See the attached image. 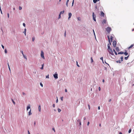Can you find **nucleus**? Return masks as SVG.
I'll return each instance as SVG.
<instances>
[{"mask_svg": "<svg viewBox=\"0 0 134 134\" xmlns=\"http://www.w3.org/2000/svg\"><path fill=\"white\" fill-rule=\"evenodd\" d=\"M7 15H8V18L9 17V14L8 13L7 14Z\"/></svg>", "mask_w": 134, "mask_h": 134, "instance_id": "obj_49", "label": "nucleus"}, {"mask_svg": "<svg viewBox=\"0 0 134 134\" xmlns=\"http://www.w3.org/2000/svg\"><path fill=\"white\" fill-rule=\"evenodd\" d=\"M41 56L42 58L44 59V53L43 51H41Z\"/></svg>", "mask_w": 134, "mask_h": 134, "instance_id": "obj_6", "label": "nucleus"}, {"mask_svg": "<svg viewBox=\"0 0 134 134\" xmlns=\"http://www.w3.org/2000/svg\"><path fill=\"white\" fill-rule=\"evenodd\" d=\"M119 134H122V133L121 132H120L119 133Z\"/></svg>", "mask_w": 134, "mask_h": 134, "instance_id": "obj_64", "label": "nucleus"}, {"mask_svg": "<svg viewBox=\"0 0 134 134\" xmlns=\"http://www.w3.org/2000/svg\"><path fill=\"white\" fill-rule=\"evenodd\" d=\"M125 52L124 53L125 55H128V53L126 51H125Z\"/></svg>", "mask_w": 134, "mask_h": 134, "instance_id": "obj_15", "label": "nucleus"}, {"mask_svg": "<svg viewBox=\"0 0 134 134\" xmlns=\"http://www.w3.org/2000/svg\"><path fill=\"white\" fill-rule=\"evenodd\" d=\"M90 124V122L89 121H88L87 122V125L88 126Z\"/></svg>", "mask_w": 134, "mask_h": 134, "instance_id": "obj_53", "label": "nucleus"}, {"mask_svg": "<svg viewBox=\"0 0 134 134\" xmlns=\"http://www.w3.org/2000/svg\"><path fill=\"white\" fill-rule=\"evenodd\" d=\"M91 63H92L93 62V59L92 57L91 58Z\"/></svg>", "mask_w": 134, "mask_h": 134, "instance_id": "obj_31", "label": "nucleus"}, {"mask_svg": "<svg viewBox=\"0 0 134 134\" xmlns=\"http://www.w3.org/2000/svg\"><path fill=\"white\" fill-rule=\"evenodd\" d=\"M58 111L59 112H60L61 111V110L60 109L58 108Z\"/></svg>", "mask_w": 134, "mask_h": 134, "instance_id": "obj_30", "label": "nucleus"}, {"mask_svg": "<svg viewBox=\"0 0 134 134\" xmlns=\"http://www.w3.org/2000/svg\"><path fill=\"white\" fill-rule=\"evenodd\" d=\"M124 53L123 52H119L118 53V54H124Z\"/></svg>", "mask_w": 134, "mask_h": 134, "instance_id": "obj_18", "label": "nucleus"}, {"mask_svg": "<svg viewBox=\"0 0 134 134\" xmlns=\"http://www.w3.org/2000/svg\"><path fill=\"white\" fill-rule=\"evenodd\" d=\"M49 75L48 74L46 76V78H49Z\"/></svg>", "mask_w": 134, "mask_h": 134, "instance_id": "obj_32", "label": "nucleus"}, {"mask_svg": "<svg viewBox=\"0 0 134 134\" xmlns=\"http://www.w3.org/2000/svg\"><path fill=\"white\" fill-rule=\"evenodd\" d=\"M100 59L102 60L103 62V57H101L100 58Z\"/></svg>", "mask_w": 134, "mask_h": 134, "instance_id": "obj_39", "label": "nucleus"}, {"mask_svg": "<svg viewBox=\"0 0 134 134\" xmlns=\"http://www.w3.org/2000/svg\"><path fill=\"white\" fill-rule=\"evenodd\" d=\"M131 131V129H130L129 131L128 132L129 133H130Z\"/></svg>", "mask_w": 134, "mask_h": 134, "instance_id": "obj_28", "label": "nucleus"}, {"mask_svg": "<svg viewBox=\"0 0 134 134\" xmlns=\"http://www.w3.org/2000/svg\"><path fill=\"white\" fill-rule=\"evenodd\" d=\"M77 19L78 20H79V21H80L81 19V18L80 17H78L77 18Z\"/></svg>", "mask_w": 134, "mask_h": 134, "instance_id": "obj_25", "label": "nucleus"}, {"mask_svg": "<svg viewBox=\"0 0 134 134\" xmlns=\"http://www.w3.org/2000/svg\"><path fill=\"white\" fill-rule=\"evenodd\" d=\"M56 102L57 103H58V98H57V100H56Z\"/></svg>", "mask_w": 134, "mask_h": 134, "instance_id": "obj_40", "label": "nucleus"}, {"mask_svg": "<svg viewBox=\"0 0 134 134\" xmlns=\"http://www.w3.org/2000/svg\"><path fill=\"white\" fill-rule=\"evenodd\" d=\"M22 94H23V95H25V93L23 92L22 93Z\"/></svg>", "mask_w": 134, "mask_h": 134, "instance_id": "obj_41", "label": "nucleus"}, {"mask_svg": "<svg viewBox=\"0 0 134 134\" xmlns=\"http://www.w3.org/2000/svg\"><path fill=\"white\" fill-rule=\"evenodd\" d=\"M98 109L99 110L100 109V107L99 106L98 107Z\"/></svg>", "mask_w": 134, "mask_h": 134, "instance_id": "obj_61", "label": "nucleus"}, {"mask_svg": "<svg viewBox=\"0 0 134 134\" xmlns=\"http://www.w3.org/2000/svg\"><path fill=\"white\" fill-rule=\"evenodd\" d=\"M121 58V61H122L123 60V57L122 56L121 57V58Z\"/></svg>", "mask_w": 134, "mask_h": 134, "instance_id": "obj_24", "label": "nucleus"}, {"mask_svg": "<svg viewBox=\"0 0 134 134\" xmlns=\"http://www.w3.org/2000/svg\"><path fill=\"white\" fill-rule=\"evenodd\" d=\"M64 10L61 11L60 12V14L61 15L62 14H63L64 13Z\"/></svg>", "mask_w": 134, "mask_h": 134, "instance_id": "obj_17", "label": "nucleus"}, {"mask_svg": "<svg viewBox=\"0 0 134 134\" xmlns=\"http://www.w3.org/2000/svg\"><path fill=\"white\" fill-rule=\"evenodd\" d=\"M110 44H108V50L109 53L112 55H114L113 53L112 49L110 47Z\"/></svg>", "mask_w": 134, "mask_h": 134, "instance_id": "obj_1", "label": "nucleus"}, {"mask_svg": "<svg viewBox=\"0 0 134 134\" xmlns=\"http://www.w3.org/2000/svg\"><path fill=\"white\" fill-rule=\"evenodd\" d=\"M102 23L103 24H105L106 23V20L105 19L103 20V21H102Z\"/></svg>", "mask_w": 134, "mask_h": 134, "instance_id": "obj_11", "label": "nucleus"}, {"mask_svg": "<svg viewBox=\"0 0 134 134\" xmlns=\"http://www.w3.org/2000/svg\"><path fill=\"white\" fill-rule=\"evenodd\" d=\"M100 13H101L100 15L101 16H102L103 17H104V13L102 11H101L100 12Z\"/></svg>", "mask_w": 134, "mask_h": 134, "instance_id": "obj_8", "label": "nucleus"}, {"mask_svg": "<svg viewBox=\"0 0 134 134\" xmlns=\"http://www.w3.org/2000/svg\"><path fill=\"white\" fill-rule=\"evenodd\" d=\"M76 63H77V66H78V67H79V65H78V63H77V61L76 62Z\"/></svg>", "mask_w": 134, "mask_h": 134, "instance_id": "obj_38", "label": "nucleus"}, {"mask_svg": "<svg viewBox=\"0 0 134 134\" xmlns=\"http://www.w3.org/2000/svg\"><path fill=\"white\" fill-rule=\"evenodd\" d=\"M116 41H114L113 42V46L114 47H116Z\"/></svg>", "mask_w": 134, "mask_h": 134, "instance_id": "obj_7", "label": "nucleus"}, {"mask_svg": "<svg viewBox=\"0 0 134 134\" xmlns=\"http://www.w3.org/2000/svg\"><path fill=\"white\" fill-rule=\"evenodd\" d=\"M129 55L127 57H125V59L126 60H127L128 59V57H129Z\"/></svg>", "mask_w": 134, "mask_h": 134, "instance_id": "obj_23", "label": "nucleus"}, {"mask_svg": "<svg viewBox=\"0 0 134 134\" xmlns=\"http://www.w3.org/2000/svg\"><path fill=\"white\" fill-rule=\"evenodd\" d=\"M43 67H42L40 69H43Z\"/></svg>", "mask_w": 134, "mask_h": 134, "instance_id": "obj_56", "label": "nucleus"}, {"mask_svg": "<svg viewBox=\"0 0 134 134\" xmlns=\"http://www.w3.org/2000/svg\"><path fill=\"white\" fill-rule=\"evenodd\" d=\"M52 130H53L54 131V132H55V130L54 129V128H52Z\"/></svg>", "mask_w": 134, "mask_h": 134, "instance_id": "obj_59", "label": "nucleus"}, {"mask_svg": "<svg viewBox=\"0 0 134 134\" xmlns=\"http://www.w3.org/2000/svg\"><path fill=\"white\" fill-rule=\"evenodd\" d=\"M102 81L103 82H104V79H103L102 80Z\"/></svg>", "mask_w": 134, "mask_h": 134, "instance_id": "obj_62", "label": "nucleus"}, {"mask_svg": "<svg viewBox=\"0 0 134 134\" xmlns=\"http://www.w3.org/2000/svg\"><path fill=\"white\" fill-rule=\"evenodd\" d=\"M35 37H33L32 38V41H34L35 40Z\"/></svg>", "mask_w": 134, "mask_h": 134, "instance_id": "obj_27", "label": "nucleus"}, {"mask_svg": "<svg viewBox=\"0 0 134 134\" xmlns=\"http://www.w3.org/2000/svg\"><path fill=\"white\" fill-rule=\"evenodd\" d=\"M88 107L89 109L90 110V105L89 104L88 105Z\"/></svg>", "mask_w": 134, "mask_h": 134, "instance_id": "obj_42", "label": "nucleus"}, {"mask_svg": "<svg viewBox=\"0 0 134 134\" xmlns=\"http://www.w3.org/2000/svg\"><path fill=\"white\" fill-rule=\"evenodd\" d=\"M108 39L109 42V44L110 45L111 44V42H112L113 40V37L112 36H111L110 37V40L109 36H108Z\"/></svg>", "mask_w": 134, "mask_h": 134, "instance_id": "obj_2", "label": "nucleus"}, {"mask_svg": "<svg viewBox=\"0 0 134 134\" xmlns=\"http://www.w3.org/2000/svg\"><path fill=\"white\" fill-rule=\"evenodd\" d=\"M99 0H93V2L94 3H96L97 1H99Z\"/></svg>", "mask_w": 134, "mask_h": 134, "instance_id": "obj_16", "label": "nucleus"}, {"mask_svg": "<svg viewBox=\"0 0 134 134\" xmlns=\"http://www.w3.org/2000/svg\"><path fill=\"white\" fill-rule=\"evenodd\" d=\"M113 51L114 52L115 54L116 55H117V53L115 51V49H114L113 50Z\"/></svg>", "mask_w": 134, "mask_h": 134, "instance_id": "obj_19", "label": "nucleus"}, {"mask_svg": "<svg viewBox=\"0 0 134 134\" xmlns=\"http://www.w3.org/2000/svg\"><path fill=\"white\" fill-rule=\"evenodd\" d=\"M116 62L117 63H121V62H120V60H117V61H116Z\"/></svg>", "mask_w": 134, "mask_h": 134, "instance_id": "obj_29", "label": "nucleus"}, {"mask_svg": "<svg viewBox=\"0 0 134 134\" xmlns=\"http://www.w3.org/2000/svg\"><path fill=\"white\" fill-rule=\"evenodd\" d=\"M26 29H25L24 31L23 32V33H24L25 35H26Z\"/></svg>", "mask_w": 134, "mask_h": 134, "instance_id": "obj_21", "label": "nucleus"}, {"mask_svg": "<svg viewBox=\"0 0 134 134\" xmlns=\"http://www.w3.org/2000/svg\"><path fill=\"white\" fill-rule=\"evenodd\" d=\"M61 14H59V17H58V19H60V18H61Z\"/></svg>", "mask_w": 134, "mask_h": 134, "instance_id": "obj_35", "label": "nucleus"}, {"mask_svg": "<svg viewBox=\"0 0 134 134\" xmlns=\"http://www.w3.org/2000/svg\"><path fill=\"white\" fill-rule=\"evenodd\" d=\"M23 25L24 26V27H25V23H23Z\"/></svg>", "mask_w": 134, "mask_h": 134, "instance_id": "obj_43", "label": "nucleus"}, {"mask_svg": "<svg viewBox=\"0 0 134 134\" xmlns=\"http://www.w3.org/2000/svg\"><path fill=\"white\" fill-rule=\"evenodd\" d=\"M98 89H99V91H100V89H100V87H99Z\"/></svg>", "mask_w": 134, "mask_h": 134, "instance_id": "obj_50", "label": "nucleus"}, {"mask_svg": "<svg viewBox=\"0 0 134 134\" xmlns=\"http://www.w3.org/2000/svg\"><path fill=\"white\" fill-rule=\"evenodd\" d=\"M31 109H30L29 111V115H30L32 114V113L31 112Z\"/></svg>", "mask_w": 134, "mask_h": 134, "instance_id": "obj_13", "label": "nucleus"}, {"mask_svg": "<svg viewBox=\"0 0 134 134\" xmlns=\"http://www.w3.org/2000/svg\"><path fill=\"white\" fill-rule=\"evenodd\" d=\"M24 57V58L26 60L27 59V58H26V56H25L24 55H23Z\"/></svg>", "mask_w": 134, "mask_h": 134, "instance_id": "obj_33", "label": "nucleus"}, {"mask_svg": "<svg viewBox=\"0 0 134 134\" xmlns=\"http://www.w3.org/2000/svg\"><path fill=\"white\" fill-rule=\"evenodd\" d=\"M66 31H65V33H64V36H66Z\"/></svg>", "mask_w": 134, "mask_h": 134, "instance_id": "obj_48", "label": "nucleus"}, {"mask_svg": "<svg viewBox=\"0 0 134 134\" xmlns=\"http://www.w3.org/2000/svg\"><path fill=\"white\" fill-rule=\"evenodd\" d=\"M115 49H116V51L117 52H119L120 51V49H119V48L118 47H116V48Z\"/></svg>", "mask_w": 134, "mask_h": 134, "instance_id": "obj_12", "label": "nucleus"}, {"mask_svg": "<svg viewBox=\"0 0 134 134\" xmlns=\"http://www.w3.org/2000/svg\"><path fill=\"white\" fill-rule=\"evenodd\" d=\"M65 92H67V90L66 89H65Z\"/></svg>", "mask_w": 134, "mask_h": 134, "instance_id": "obj_60", "label": "nucleus"}, {"mask_svg": "<svg viewBox=\"0 0 134 134\" xmlns=\"http://www.w3.org/2000/svg\"><path fill=\"white\" fill-rule=\"evenodd\" d=\"M19 10H20L22 9V8L20 6V7H19Z\"/></svg>", "mask_w": 134, "mask_h": 134, "instance_id": "obj_36", "label": "nucleus"}, {"mask_svg": "<svg viewBox=\"0 0 134 134\" xmlns=\"http://www.w3.org/2000/svg\"><path fill=\"white\" fill-rule=\"evenodd\" d=\"M77 121L78 122H80V120L79 119V120H77Z\"/></svg>", "mask_w": 134, "mask_h": 134, "instance_id": "obj_57", "label": "nucleus"}, {"mask_svg": "<svg viewBox=\"0 0 134 134\" xmlns=\"http://www.w3.org/2000/svg\"><path fill=\"white\" fill-rule=\"evenodd\" d=\"M8 68H9V70L10 71V67H9V65H8Z\"/></svg>", "mask_w": 134, "mask_h": 134, "instance_id": "obj_55", "label": "nucleus"}, {"mask_svg": "<svg viewBox=\"0 0 134 134\" xmlns=\"http://www.w3.org/2000/svg\"><path fill=\"white\" fill-rule=\"evenodd\" d=\"M35 124H36V122L35 121L34 123V126H35Z\"/></svg>", "mask_w": 134, "mask_h": 134, "instance_id": "obj_47", "label": "nucleus"}, {"mask_svg": "<svg viewBox=\"0 0 134 134\" xmlns=\"http://www.w3.org/2000/svg\"><path fill=\"white\" fill-rule=\"evenodd\" d=\"M4 52L5 53H7V51L6 49H5Z\"/></svg>", "mask_w": 134, "mask_h": 134, "instance_id": "obj_26", "label": "nucleus"}, {"mask_svg": "<svg viewBox=\"0 0 134 134\" xmlns=\"http://www.w3.org/2000/svg\"><path fill=\"white\" fill-rule=\"evenodd\" d=\"M92 16H93V20L95 21H96V16L94 14V13L93 12V13Z\"/></svg>", "mask_w": 134, "mask_h": 134, "instance_id": "obj_5", "label": "nucleus"}, {"mask_svg": "<svg viewBox=\"0 0 134 134\" xmlns=\"http://www.w3.org/2000/svg\"><path fill=\"white\" fill-rule=\"evenodd\" d=\"M2 46L3 49H4V46L3 45H2Z\"/></svg>", "mask_w": 134, "mask_h": 134, "instance_id": "obj_44", "label": "nucleus"}, {"mask_svg": "<svg viewBox=\"0 0 134 134\" xmlns=\"http://www.w3.org/2000/svg\"><path fill=\"white\" fill-rule=\"evenodd\" d=\"M40 85L42 87H43V85L41 83H40Z\"/></svg>", "mask_w": 134, "mask_h": 134, "instance_id": "obj_37", "label": "nucleus"}, {"mask_svg": "<svg viewBox=\"0 0 134 134\" xmlns=\"http://www.w3.org/2000/svg\"><path fill=\"white\" fill-rule=\"evenodd\" d=\"M111 99H110L109 100V102H111Z\"/></svg>", "mask_w": 134, "mask_h": 134, "instance_id": "obj_63", "label": "nucleus"}, {"mask_svg": "<svg viewBox=\"0 0 134 134\" xmlns=\"http://www.w3.org/2000/svg\"><path fill=\"white\" fill-rule=\"evenodd\" d=\"M53 107L54 108L55 107V104H53Z\"/></svg>", "mask_w": 134, "mask_h": 134, "instance_id": "obj_52", "label": "nucleus"}, {"mask_svg": "<svg viewBox=\"0 0 134 134\" xmlns=\"http://www.w3.org/2000/svg\"><path fill=\"white\" fill-rule=\"evenodd\" d=\"M55 79H57L58 78V74L57 72H56L55 74L53 75Z\"/></svg>", "mask_w": 134, "mask_h": 134, "instance_id": "obj_4", "label": "nucleus"}, {"mask_svg": "<svg viewBox=\"0 0 134 134\" xmlns=\"http://www.w3.org/2000/svg\"><path fill=\"white\" fill-rule=\"evenodd\" d=\"M12 100L13 102V103L14 104H15V103L14 102V101L13 100V99H12Z\"/></svg>", "mask_w": 134, "mask_h": 134, "instance_id": "obj_34", "label": "nucleus"}, {"mask_svg": "<svg viewBox=\"0 0 134 134\" xmlns=\"http://www.w3.org/2000/svg\"><path fill=\"white\" fill-rule=\"evenodd\" d=\"M28 134H30L29 131H28Z\"/></svg>", "mask_w": 134, "mask_h": 134, "instance_id": "obj_58", "label": "nucleus"}, {"mask_svg": "<svg viewBox=\"0 0 134 134\" xmlns=\"http://www.w3.org/2000/svg\"><path fill=\"white\" fill-rule=\"evenodd\" d=\"M63 97H61V99L63 101Z\"/></svg>", "mask_w": 134, "mask_h": 134, "instance_id": "obj_45", "label": "nucleus"}, {"mask_svg": "<svg viewBox=\"0 0 134 134\" xmlns=\"http://www.w3.org/2000/svg\"><path fill=\"white\" fill-rule=\"evenodd\" d=\"M106 30L108 33L110 34V31L111 30V27H108L106 29Z\"/></svg>", "mask_w": 134, "mask_h": 134, "instance_id": "obj_3", "label": "nucleus"}, {"mask_svg": "<svg viewBox=\"0 0 134 134\" xmlns=\"http://www.w3.org/2000/svg\"><path fill=\"white\" fill-rule=\"evenodd\" d=\"M93 33H94V35H95H95L94 31V30L93 29Z\"/></svg>", "mask_w": 134, "mask_h": 134, "instance_id": "obj_51", "label": "nucleus"}, {"mask_svg": "<svg viewBox=\"0 0 134 134\" xmlns=\"http://www.w3.org/2000/svg\"><path fill=\"white\" fill-rule=\"evenodd\" d=\"M72 16V14L71 13H69V17H68V19H69L70 18L71 16Z\"/></svg>", "mask_w": 134, "mask_h": 134, "instance_id": "obj_9", "label": "nucleus"}, {"mask_svg": "<svg viewBox=\"0 0 134 134\" xmlns=\"http://www.w3.org/2000/svg\"><path fill=\"white\" fill-rule=\"evenodd\" d=\"M69 0H67V1H66V5L67 6V7L68 6V2H69Z\"/></svg>", "mask_w": 134, "mask_h": 134, "instance_id": "obj_22", "label": "nucleus"}, {"mask_svg": "<svg viewBox=\"0 0 134 134\" xmlns=\"http://www.w3.org/2000/svg\"><path fill=\"white\" fill-rule=\"evenodd\" d=\"M133 46V44H132L129 47V49H130Z\"/></svg>", "mask_w": 134, "mask_h": 134, "instance_id": "obj_20", "label": "nucleus"}, {"mask_svg": "<svg viewBox=\"0 0 134 134\" xmlns=\"http://www.w3.org/2000/svg\"><path fill=\"white\" fill-rule=\"evenodd\" d=\"M29 109H30V104H29L28 105L27 107V110H28Z\"/></svg>", "mask_w": 134, "mask_h": 134, "instance_id": "obj_10", "label": "nucleus"}, {"mask_svg": "<svg viewBox=\"0 0 134 134\" xmlns=\"http://www.w3.org/2000/svg\"><path fill=\"white\" fill-rule=\"evenodd\" d=\"M38 110L40 112L41 110V107L40 105H39L38 106Z\"/></svg>", "mask_w": 134, "mask_h": 134, "instance_id": "obj_14", "label": "nucleus"}, {"mask_svg": "<svg viewBox=\"0 0 134 134\" xmlns=\"http://www.w3.org/2000/svg\"><path fill=\"white\" fill-rule=\"evenodd\" d=\"M74 0H73V1H72V5H73V4L74 3Z\"/></svg>", "mask_w": 134, "mask_h": 134, "instance_id": "obj_46", "label": "nucleus"}, {"mask_svg": "<svg viewBox=\"0 0 134 134\" xmlns=\"http://www.w3.org/2000/svg\"><path fill=\"white\" fill-rule=\"evenodd\" d=\"M21 53H22V54L23 55H24V54H23V51H21Z\"/></svg>", "mask_w": 134, "mask_h": 134, "instance_id": "obj_54", "label": "nucleus"}]
</instances>
